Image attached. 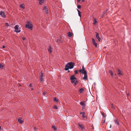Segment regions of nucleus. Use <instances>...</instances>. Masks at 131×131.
<instances>
[{
    "label": "nucleus",
    "mask_w": 131,
    "mask_h": 131,
    "mask_svg": "<svg viewBox=\"0 0 131 131\" xmlns=\"http://www.w3.org/2000/svg\"><path fill=\"white\" fill-rule=\"evenodd\" d=\"M54 108L55 109H58V108L56 106H54Z\"/></svg>",
    "instance_id": "nucleus-32"
},
{
    "label": "nucleus",
    "mask_w": 131,
    "mask_h": 131,
    "mask_svg": "<svg viewBox=\"0 0 131 131\" xmlns=\"http://www.w3.org/2000/svg\"><path fill=\"white\" fill-rule=\"evenodd\" d=\"M3 48H5V46H3L2 47Z\"/></svg>",
    "instance_id": "nucleus-38"
},
{
    "label": "nucleus",
    "mask_w": 131,
    "mask_h": 131,
    "mask_svg": "<svg viewBox=\"0 0 131 131\" xmlns=\"http://www.w3.org/2000/svg\"><path fill=\"white\" fill-rule=\"evenodd\" d=\"M79 71L81 72L82 74H83L84 73H85V71L86 72L83 66L82 67V69H81Z\"/></svg>",
    "instance_id": "nucleus-5"
},
{
    "label": "nucleus",
    "mask_w": 131,
    "mask_h": 131,
    "mask_svg": "<svg viewBox=\"0 0 131 131\" xmlns=\"http://www.w3.org/2000/svg\"><path fill=\"white\" fill-rule=\"evenodd\" d=\"M43 10L46 13L48 14L49 13V12L48 11V8L47 7V6H45L44 7Z\"/></svg>",
    "instance_id": "nucleus-7"
},
{
    "label": "nucleus",
    "mask_w": 131,
    "mask_h": 131,
    "mask_svg": "<svg viewBox=\"0 0 131 131\" xmlns=\"http://www.w3.org/2000/svg\"><path fill=\"white\" fill-rule=\"evenodd\" d=\"M114 122L117 125H119V123L118 121L117 120V119H116L114 120Z\"/></svg>",
    "instance_id": "nucleus-19"
},
{
    "label": "nucleus",
    "mask_w": 131,
    "mask_h": 131,
    "mask_svg": "<svg viewBox=\"0 0 131 131\" xmlns=\"http://www.w3.org/2000/svg\"><path fill=\"white\" fill-rule=\"evenodd\" d=\"M3 67V66L1 64H0V68H2Z\"/></svg>",
    "instance_id": "nucleus-29"
},
{
    "label": "nucleus",
    "mask_w": 131,
    "mask_h": 131,
    "mask_svg": "<svg viewBox=\"0 0 131 131\" xmlns=\"http://www.w3.org/2000/svg\"><path fill=\"white\" fill-rule=\"evenodd\" d=\"M30 88L31 89V90H34V88L32 87H30Z\"/></svg>",
    "instance_id": "nucleus-33"
},
{
    "label": "nucleus",
    "mask_w": 131,
    "mask_h": 131,
    "mask_svg": "<svg viewBox=\"0 0 131 131\" xmlns=\"http://www.w3.org/2000/svg\"><path fill=\"white\" fill-rule=\"evenodd\" d=\"M0 15H1V16L3 18H5L6 16L4 12L3 11L0 12Z\"/></svg>",
    "instance_id": "nucleus-11"
},
{
    "label": "nucleus",
    "mask_w": 131,
    "mask_h": 131,
    "mask_svg": "<svg viewBox=\"0 0 131 131\" xmlns=\"http://www.w3.org/2000/svg\"><path fill=\"white\" fill-rule=\"evenodd\" d=\"M84 77L83 78V79L85 81L86 80H88V77H87V74L86 72H85V73H84Z\"/></svg>",
    "instance_id": "nucleus-8"
},
{
    "label": "nucleus",
    "mask_w": 131,
    "mask_h": 131,
    "mask_svg": "<svg viewBox=\"0 0 131 131\" xmlns=\"http://www.w3.org/2000/svg\"><path fill=\"white\" fill-rule=\"evenodd\" d=\"M78 125L79 126L80 128L81 129H83L84 128V127L83 126L82 124H78Z\"/></svg>",
    "instance_id": "nucleus-14"
},
{
    "label": "nucleus",
    "mask_w": 131,
    "mask_h": 131,
    "mask_svg": "<svg viewBox=\"0 0 131 131\" xmlns=\"http://www.w3.org/2000/svg\"><path fill=\"white\" fill-rule=\"evenodd\" d=\"M118 72L117 73V74L118 75H122V73L121 71L120 70V69H118Z\"/></svg>",
    "instance_id": "nucleus-18"
},
{
    "label": "nucleus",
    "mask_w": 131,
    "mask_h": 131,
    "mask_svg": "<svg viewBox=\"0 0 131 131\" xmlns=\"http://www.w3.org/2000/svg\"><path fill=\"white\" fill-rule=\"evenodd\" d=\"M53 100L55 102H57L58 101V99H57V98L56 97H54L53 98Z\"/></svg>",
    "instance_id": "nucleus-24"
},
{
    "label": "nucleus",
    "mask_w": 131,
    "mask_h": 131,
    "mask_svg": "<svg viewBox=\"0 0 131 131\" xmlns=\"http://www.w3.org/2000/svg\"><path fill=\"white\" fill-rule=\"evenodd\" d=\"M78 14L79 16H80V17L81 18V13H78Z\"/></svg>",
    "instance_id": "nucleus-31"
},
{
    "label": "nucleus",
    "mask_w": 131,
    "mask_h": 131,
    "mask_svg": "<svg viewBox=\"0 0 131 131\" xmlns=\"http://www.w3.org/2000/svg\"><path fill=\"white\" fill-rule=\"evenodd\" d=\"M92 41L93 44L96 47H97V44L96 43L95 39L93 38H92Z\"/></svg>",
    "instance_id": "nucleus-9"
},
{
    "label": "nucleus",
    "mask_w": 131,
    "mask_h": 131,
    "mask_svg": "<svg viewBox=\"0 0 131 131\" xmlns=\"http://www.w3.org/2000/svg\"><path fill=\"white\" fill-rule=\"evenodd\" d=\"M41 74L40 76V80L41 81H43V74L42 73H41Z\"/></svg>",
    "instance_id": "nucleus-12"
},
{
    "label": "nucleus",
    "mask_w": 131,
    "mask_h": 131,
    "mask_svg": "<svg viewBox=\"0 0 131 131\" xmlns=\"http://www.w3.org/2000/svg\"><path fill=\"white\" fill-rule=\"evenodd\" d=\"M46 94V93L45 92H44V94Z\"/></svg>",
    "instance_id": "nucleus-42"
},
{
    "label": "nucleus",
    "mask_w": 131,
    "mask_h": 131,
    "mask_svg": "<svg viewBox=\"0 0 131 131\" xmlns=\"http://www.w3.org/2000/svg\"><path fill=\"white\" fill-rule=\"evenodd\" d=\"M130 10H131V9Z\"/></svg>",
    "instance_id": "nucleus-45"
},
{
    "label": "nucleus",
    "mask_w": 131,
    "mask_h": 131,
    "mask_svg": "<svg viewBox=\"0 0 131 131\" xmlns=\"http://www.w3.org/2000/svg\"><path fill=\"white\" fill-rule=\"evenodd\" d=\"M52 128L55 131H56L57 129V128L54 126H52Z\"/></svg>",
    "instance_id": "nucleus-23"
},
{
    "label": "nucleus",
    "mask_w": 131,
    "mask_h": 131,
    "mask_svg": "<svg viewBox=\"0 0 131 131\" xmlns=\"http://www.w3.org/2000/svg\"><path fill=\"white\" fill-rule=\"evenodd\" d=\"M68 36L69 37H71L72 36V34L70 32H69L68 33Z\"/></svg>",
    "instance_id": "nucleus-21"
},
{
    "label": "nucleus",
    "mask_w": 131,
    "mask_h": 131,
    "mask_svg": "<svg viewBox=\"0 0 131 131\" xmlns=\"http://www.w3.org/2000/svg\"><path fill=\"white\" fill-rule=\"evenodd\" d=\"M25 27L29 29H32V25L29 21H28L27 22Z\"/></svg>",
    "instance_id": "nucleus-3"
},
{
    "label": "nucleus",
    "mask_w": 131,
    "mask_h": 131,
    "mask_svg": "<svg viewBox=\"0 0 131 131\" xmlns=\"http://www.w3.org/2000/svg\"><path fill=\"white\" fill-rule=\"evenodd\" d=\"M96 38L98 39L99 41H100L101 40V38L99 37V34L98 33L96 32Z\"/></svg>",
    "instance_id": "nucleus-10"
},
{
    "label": "nucleus",
    "mask_w": 131,
    "mask_h": 131,
    "mask_svg": "<svg viewBox=\"0 0 131 131\" xmlns=\"http://www.w3.org/2000/svg\"><path fill=\"white\" fill-rule=\"evenodd\" d=\"M5 26H6L8 27L9 26V24H8V23H6L5 24Z\"/></svg>",
    "instance_id": "nucleus-27"
},
{
    "label": "nucleus",
    "mask_w": 131,
    "mask_h": 131,
    "mask_svg": "<svg viewBox=\"0 0 131 131\" xmlns=\"http://www.w3.org/2000/svg\"><path fill=\"white\" fill-rule=\"evenodd\" d=\"M69 71H68V72H69Z\"/></svg>",
    "instance_id": "nucleus-44"
},
{
    "label": "nucleus",
    "mask_w": 131,
    "mask_h": 131,
    "mask_svg": "<svg viewBox=\"0 0 131 131\" xmlns=\"http://www.w3.org/2000/svg\"><path fill=\"white\" fill-rule=\"evenodd\" d=\"M39 2V3L40 5H41L45 1V0H38Z\"/></svg>",
    "instance_id": "nucleus-16"
},
{
    "label": "nucleus",
    "mask_w": 131,
    "mask_h": 131,
    "mask_svg": "<svg viewBox=\"0 0 131 131\" xmlns=\"http://www.w3.org/2000/svg\"><path fill=\"white\" fill-rule=\"evenodd\" d=\"M84 90L83 88H81L79 90V92L80 93H82L83 91H84Z\"/></svg>",
    "instance_id": "nucleus-22"
},
{
    "label": "nucleus",
    "mask_w": 131,
    "mask_h": 131,
    "mask_svg": "<svg viewBox=\"0 0 131 131\" xmlns=\"http://www.w3.org/2000/svg\"><path fill=\"white\" fill-rule=\"evenodd\" d=\"M20 7L21 8L24 9L25 8L24 5L23 4H22L20 5Z\"/></svg>",
    "instance_id": "nucleus-20"
},
{
    "label": "nucleus",
    "mask_w": 131,
    "mask_h": 131,
    "mask_svg": "<svg viewBox=\"0 0 131 131\" xmlns=\"http://www.w3.org/2000/svg\"><path fill=\"white\" fill-rule=\"evenodd\" d=\"M80 114H81L82 115V117L83 118H85V117H86V116L85 115V113L84 112H80Z\"/></svg>",
    "instance_id": "nucleus-13"
},
{
    "label": "nucleus",
    "mask_w": 131,
    "mask_h": 131,
    "mask_svg": "<svg viewBox=\"0 0 131 131\" xmlns=\"http://www.w3.org/2000/svg\"><path fill=\"white\" fill-rule=\"evenodd\" d=\"M74 63L72 62L68 63L66 65L65 70L66 71L68 70L69 69L73 68L74 66Z\"/></svg>",
    "instance_id": "nucleus-1"
},
{
    "label": "nucleus",
    "mask_w": 131,
    "mask_h": 131,
    "mask_svg": "<svg viewBox=\"0 0 131 131\" xmlns=\"http://www.w3.org/2000/svg\"><path fill=\"white\" fill-rule=\"evenodd\" d=\"M105 119L104 120V121H103V123H104L105 122Z\"/></svg>",
    "instance_id": "nucleus-39"
},
{
    "label": "nucleus",
    "mask_w": 131,
    "mask_h": 131,
    "mask_svg": "<svg viewBox=\"0 0 131 131\" xmlns=\"http://www.w3.org/2000/svg\"><path fill=\"white\" fill-rule=\"evenodd\" d=\"M77 79V78L75 77L74 75H73L70 77V80L71 83H74L75 85H76L78 82V81Z\"/></svg>",
    "instance_id": "nucleus-2"
},
{
    "label": "nucleus",
    "mask_w": 131,
    "mask_h": 131,
    "mask_svg": "<svg viewBox=\"0 0 131 131\" xmlns=\"http://www.w3.org/2000/svg\"><path fill=\"white\" fill-rule=\"evenodd\" d=\"M94 24H96L97 23V21L96 19H94Z\"/></svg>",
    "instance_id": "nucleus-26"
},
{
    "label": "nucleus",
    "mask_w": 131,
    "mask_h": 131,
    "mask_svg": "<svg viewBox=\"0 0 131 131\" xmlns=\"http://www.w3.org/2000/svg\"><path fill=\"white\" fill-rule=\"evenodd\" d=\"M29 87H32V85L31 84H30V85H29Z\"/></svg>",
    "instance_id": "nucleus-36"
},
{
    "label": "nucleus",
    "mask_w": 131,
    "mask_h": 131,
    "mask_svg": "<svg viewBox=\"0 0 131 131\" xmlns=\"http://www.w3.org/2000/svg\"><path fill=\"white\" fill-rule=\"evenodd\" d=\"M22 39L23 40H24L25 39V38L24 37L22 38Z\"/></svg>",
    "instance_id": "nucleus-37"
},
{
    "label": "nucleus",
    "mask_w": 131,
    "mask_h": 131,
    "mask_svg": "<svg viewBox=\"0 0 131 131\" xmlns=\"http://www.w3.org/2000/svg\"><path fill=\"white\" fill-rule=\"evenodd\" d=\"M81 0H78V1L79 2H80Z\"/></svg>",
    "instance_id": "nucleus-41"
},
{
    "label": "nucleus",
    "mask_w": 131,
    "mask_h": 131,
    "mask_svg": "<svg viewBox=\"0 0 131 131\" xmlns=\"http://www.w3.org/2000/svg\"><path fill=\"white\" fill-rule=\"evenodd\" d=\"M18 121L21 124L23 122V121L22 120V119L21 118H19L18 119Z\"/></svg>",
    "instance_id": "nucleus-17"
},
{
    "label": "nucleus",
    "mask_w": 131,
    "mask_h": 131,
    "mask_svg": "<svg viewBox=\"0 0 131 131\" xmlns=\"http://www.w3.org/2000/svg\"><path fill=\"white\" fill-rule=\"evenodd\" d=\"M19 26L18 25H16L15 27L14 28L15 30L14 31L16 32L17 33H19L20 32L21 30L20 28H19Z\"/></svg>",
    "instance_id": "nucleus-4"
},
{
    "label": "nucleus",
    "mask_w": 131,
    "mask_h": 131,
    "mask_svg": "<svg viewBox=\"0 0 131 131\" xmlns=\"http://www.w3.org/2000/svg\"><path fill=\"white\" fill-rule=\"evenodd\" d=\"M81 6L80 5H77V8L78 9H80L81 8Z\"/></svg>",
    "instance_id": "nucleus-28"
},
{
    "label": "nucleus",
    "mask_w": 131,
    "mask_h": 131,
    "mask_svg": "<svg viewBox=\"0 0 131 131\" xmlns=\"http://www.w3.org/2000/svg\"><path fill=\"white\" fill-rule=\"evenodd\" d=\"M77 10L78 12V13H81V12H80V10H79L78 9H77Z\"/></svg>",
    "instance_id": "nucleus-35"
},
{
    "label": "nucleus",
    "mask_w": 131,
    "mask_h": 131,
    "mask_svg": "<svg viewBox=\"0 0 131 131\" xmlns=\"http://www.w3.org/2000/svg\"><path fill=\"white\" fill-rule=\"evenodd\" d=\"M102 116L103 117H105V115L104 114V113H102Z\"/></svg>",
    "instance_id": "nucleus-30"
},
{
    "label": "nucleus",
    "mask_w": 131,
    "mask_h": 131,
    "mask_svg": "<svg viewBox=\"0 0 131 131\" xmlns=\"http://www.w3.org/2000/svg\"><path fill=\"white\" fill-rule=\"evenodd\" d=\"M80 104L81 106H82V109L83 110L84 109L85 105V104L84 103V102L83 101L81 102H80Z\"/></svg>",
    "instance_id": "nucleus-6"
},
{
    "label": "nucleus",
    "mask_w": 131,
    "mask_h": 131,
    "mask_svg": "<svg viewBox=\"0 0 131 131\" xmlns=\"http://www.w3.org/2000/svg\"><path fill=\"white\" fill-rule=\"evenodd\" d=\"M109 73H110V74H111V75H112V76L113 75V73L112 71L111 70H109Z\"/></svg>",
    "instance_id": "nucleus-25"
},
{
    "label": "nucleus",
    "mask_w": 131,
    "mask_h": 131,
    "mask_svg": "<svg viewBox=\"0 0 131 131\" xmlns=\"http://www.w3.org/2000/svg\"><path fill=\"white\" fill-rule=\"evenodd\" d=\"M52 48L51 46H50L48 48V51L49 53H51L52 51Z\"/></svg>",
    "instance_id": "nucleus-15"
},
{
    "label": "nucleus",
    "mask_w": 131,
    "mask_h": 131,
    "mask_svg": "<svg viewBox=\"0 0 131 131\" xmlns=\"http://www.w3.org/2000/svg\"><path fill=\"white\" fill-rule=\"evenodd\" d=\"M1 126H0V130L1 129Z\"/></svg>",
    "instance_id": "nucleus-43"
},
{
    "label": "nucleus",
    "mask_w": 131,
    "mask_h": 131,
    "mask_svg": "<svg viewBox=\"0 0 131 131\" xmlns=\"http://www.w3.org/2000/svg\"><path fill=\"white\" fill-rule=\"evenodd\" d=\"M75 74H77L78 73V71L77 70H75Z\"/></svg>",
    "instance_id": "nucleus-34"
},
{
    "label": "nucleus",
    "mask_w": 131,
    "mask_h": 131,
    "mask_svg": "<svg viewBox=\"0 0 131 131\" xmlns=\"http://www.w3.org/2000/svg\"><path fill=\"white\" fill-rule=\"evenodd\" d=\"M113 105H112V107L113 108H114V107H113Z\"/></svg>",
    "instance_id": "nucleus-40"
}]
</instances>
